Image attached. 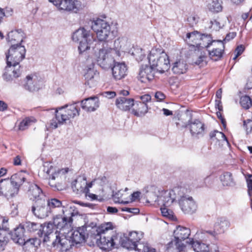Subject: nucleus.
Masks as SVG:
<instances>
[{
	"label": "nucleus",
	"mask_w": 252,
	"mask_h": 252,
	"mask_svg": "<svg viewBox=\"0 0 252 252\" xmlns=\"http://www.w3.org/2000/svg\"><path fill=\"white\" fill-rule=\"evenodd\" d=\"M148 59L150 65L155 68L157 71L162 73L169 68L168 56L162 49H152Z\"/></svg>",
	"instance_id": "39448f33"
},
{
	"label": "nucleus",
	"mask_w": 252,
	"mask_h": 252,
	"mask_svg": "<svg viewBox=\"0 0 252 252\" xmlns=\"http://www.w3.org/2000/svg\"><path fill=\"white\" fill-rule=\"evenodd\" d=\"M220 180L223 186H233L235 185L232 175L230 172L223 173L220 176Z\"/></svg>",
	"instance_id": "72a5a7b5"
},
{
	"label": "nucleus",
	"mask_w": 252,
	"mask_h": 252,
	"mask_svg": "<svg viewBox=\"0 0 252 252\" xmlns=\"http://www.w3.org/2000/svg\"><path fill=\"white\" fill-rule=\"evenodd\" d=\"M99 99L96 96H92L81 101L82 108L87 112H93L99 107Z\"/></svg>",
	"instance_id": "412c9836"
},
{
	"label": "nucleus",
	"mask_w": 252,
	"mask_h": 252,
	"mask_svg": "<svg viewBox=\"0 0 252 252\" xmlns=\"http://www.w3.org/2000/svg\"><path fill=\"white\" fill-rule=\"evenodd\" d=\"M91 28L96 33L98 40L100 41H105L113 33L108 22L99 18L92 21Z\"/></svg>",
	"instance_id": "6e6552de"
},
{
	"label": "nucleus",
	"mask_w": 252,
	"mask_h": 252,
	"mask_svg": "<svg viewBox=\"0 0 252 252\" xmlns=\"http://www.w3.org/2000/svg\"><path fill=\"white\" fill-rule=\"evenodd\" d=\"M18 189L12 186L8 178L0 180V193L7 198L12 197L18 193Z\"/></svg>",
	"instance_id": "a211bd4d"
},
{
	"label": "nucleus",
	"mask_w": 252,
	"mask_h": 252,
	"mask_svg": "<svg viewBox=\"0 0 252 252\" xmlns=\"http://www.w3.org/2000/svg\"><path fill=\"white\" fill-rule=\"evenodd\" d=\"M155 97L158 100L161 101L165 99V95L161 92H157L155 94Z\"/></svg>",
	"instance_id": "338daca9"
},
{
	"label": "nucleus",
	"mask_w": 252,
	"mask_h": 252,
	"mask_svg": "<svg viewBox=\"0 0 252 252\" xmlns=\"http://www.w3.org/2000/svg\"><path fill=\"white\" fill-rule=\"evenodd\" d=\"M80 108L76 103L57 108L55 110V117L50 122V126L56 128L58 125H63L67 120L79 115Z\"/></svg>",
	"instance_id": "f03ea898"
},
{
	"label": "nucleus",
	"mask_w": 252,
	"mask_h": 252,
	"mask_svg": "<svg viewBox=\"0 0 252 252\" xmlns=\"http://www.w3.org/2000/svg\"><path fill=\"white\" fill-rule=\"evenodd\" d=\"M157 70L151 65H142L139 70L138 79L142 83H146L154 79Z\"/></svg>",
	"instance_id": "6ab92c4d"
},
{
	"label": "nucleus",
	"mask_w": 252,
	"mask_h": 252,
	"mask_svg": "<svg viewBox=\"0 0 252 252\" xmlns=\"http://www.w3.org/2000/svg\"><path fill=\"white\" fill-rule=\"evenodd\" d=\"M189 129L191 135L193 136H202L205 131L204 124L198 120L193 122H189Z\"/></svg>",
	"instance_id": "4be33fe9"
},
{
	"label": "nucleus",
	"mask_w": 252,
	"mask_h": 252,
	"mask_svg": "<svg viewBox=\"0 0 252 252\" xmlns=\"http://www.w3.org/2000/svg\"><path fill=\"white\" fill-rule=\"evenodd\" d=\"M133 106L132 113L137 117H142L148 112V105L144 103H140V101H136L135 102H134Z\"/></svg>",
	"instance_id": "c85d7f7f"
},
{
	"label": "nucleus",
	"mask_w": 252,
	"mask_h": 252,
	"mask_svg": "<svg viewBox=\"0 0 252 252\" xmlns=\"http://www.w3.org/2000/svg\"><path fill=\"white\" fill-rule=\"evenodd\" d=\"M54 231H55V234H56V236H59L60 231L56 229L53 223L49 222L41 224V229L38 230L36 234L38 236H42V235H44V236H48L52 234Z\"/></svg>",
	"instance_id": "393cba45"
},
{
	"label": "nucleus",
	"mask_w": 252,
	"mask_h": 252,
	"mask_svg": "<svg viewBox=\"0 0 252 252\" xmlns=\"http://www.w3.org/2000/svg\"><path fill=\"white\" fill-rule=\"evenodd\" d=\"M141 101H140V103H144L145 104H147V102L150 101L151 99V96L150 94H146L139 96Z\"/></svg>",
	"instance_id": "13d9d810"
},
{
	"label": "nucleus",
	"mask_w": 252,
	"mask_h": 252,
	"mask_svg": "<svg viewBox=\"0 0 252 252\" xmlns=\"http://www.w3.org/2000/svg\"><path fill=\"white\" fill-rule=\"evenodd\" d=\"M174 238H175V246L178 252H184L187 245H190L189 239L191 240L192 238L181 237V239H180L179 237Z\"/></svg>",
	"instance_id": "2f4dec72"
},
{
	"label": "nucleus",
	"mask_w": 252,
	"mask_h": 252,
	"mask_svg": "<svg viewBox=\"0 0 252 252\" xmlns=\"http://www.w3.org/2000/svg\"><path fill=\"white\" fill-rule=\"evenodd\" d=\"M27 185L23 186L24 190H27V193L30 199L34 202L37 200L42 199L45 198L41 188L36 184L31 182H27Z\"/></svg>",
	"instance_id": "dca6fc26"
},
{
	"label": "nucleus",
	"mask_w": 252,
	"mask_h": 252,
	"mask_svg": "<svg viewBox=\"0 0 252 252\" xmlns=\"http://www.w3.org/2000/svg\"><path fill=\"white\" fill-rule=\"evenodd\" d=\"M210 137L211 139L216 137V138L218 140H222L225 141L228 144H229L226 136L222 132H220L218 130H214V131L210 132Z\"/></svg>",
	"instance_id": "37998d69"
},
{
	"label": "nucleus",
	"mask_w": 252,
	"mask_h": 252,
	"mask_svg": "<svg viewBox=\"0 0 252 252\" xmlns=\"http://www.w3.org/2000/svg\"><path fill=\"white\" fill-rule=\"evenodd\" d=\"M46 178L49 179V185L52 188V189L54 190H61L62 189V186L59 183V182L57 183L55 181L56 180H53L50 178V176H47L46 175Z\"/></svg>",
	"instance_id": "8fccbe9b"
},
{
	"label": "nucleus",
	"mask_w": 252,
	"mask_h": 252,
	"mask_svg": "<svg viewBox=\"0 0 252 252\" xmlns=\"http://www.w3.org/2000/svg\"><path fill=\"white\" fill-rule=\"evenodd\" d=\"M122 211L124 212H127L129 213H133L134 214H137L139 213V209L137 208H128V207H124L122 208Z\"/></svg>",
	"instance_id": "6e6d98bb"
},
{
	"label": "nucleus",
	"mask_w": 252,
	"mask_h": 252,
	"mask_svg": "<svg viewBox=\"0 0 252 252\" xmlns=\"http://www.w3.org/2000/svg\"><path fill=\"white\" fill-rule=\"evenodd\" d=\"M75 237H56L54 242H53L54 247L57 246H60V249L63 248H71L72 246H75L76 247H79L82 243L76 244L77 242L81 241L80 237L79 241H77L74 239Z\"/></svg>",
	"instance_id": "aec40b11"
},
{
	"label": "nucleus",
	"mask_w": 252,
	"mask_h": 252,
	"mask_svg": "<svg viewBox=\"0 0 252 252\" xmlns=\"http://www.w3.org/2000/svg\"><path fill=\"white\" fill-rule=\"evenodd\" d=\"M206 59L207 57L206 56L201 55L194 62V63L199 65L200 67L204 66L207 64Z\"/></svg>",
	"instance_id": "864d4df0"
},
{
	"label": "nucleus",
	"mask_w": 252,
	"mask_h": 252,
	"mask_svg": "<svg viewBox=\"0 0 252 252\" xmlns=\"http://www.w3.org/2000/svg\"><path fill=\"white\" fill-rule=\"evenodd\" d=\"M172 69L175 74H183L187 70V64L184 62H176L173 64Z\"/></svg>",
	"instance_id": "f704fd0d"
},
{
	"label": "nucleus",
	"mask_w": 252,
	"mask_h": 252,
	"mask_svg": "<svg viewBox=\"0 0 252 252\" xmlns=\"http://www.w3.org/2000/svg\"><path fill=\"white\" fill-rule=\"evenodd\" d=\"M185 41L190 46L200 48H208L213 42L210 34H201L197 31L187 33Z\"/></svg>",
	"instance_id": "423d86ee"
},
{
	"label": "nucleus",
	"mask_w": 252,
	"mask_h": 252,
	"mask_svg": "<svg viewBox=\"0 0 252 252\" xmlns=\"http://www.w3.org/2000/svg\"><path fill=\"white\" fill-rule=\"evenodd\" d=\"M117 107L123 110L127 111L134 105V99L126 97H118L115 102Z\"/></svg>",
	"instance_id": "cd10ccee"
},
{
	"label": "nucleus",
	"mask_w": 252,
	"mask_h": 252,
	"mask_svg": "<svg viewBox=\"0 0 252 252\" xmlns=\"http://www.w3.org/2000/svg\"><path fill=\"white\" fill-rule=\"evenodd\" d=\"M247 183L248 188V195L249 196H251V194H252V175L250 174L248 175L247 179Z\"/></svg>",
	"instance_id": "5fc2aeb1"
},
{
	"label": "nucleus",
	"mask_w": 252,
	"mask_h": 252,
	"mask_svg": "<svg viewBox=\"0 0 252 252\" xmlns=\"http://www.w3.org/2000/svg\"><path fill=\"white\" fill-rule=\"evenodd\" d=\"M174 236H189L190 230L185 227L179 225L173 232Z\"/></svg>",
	"instance_id": "c9c22d12"
},
{
	"label": "nucleus",
	"mask_w": 252,
	"mask_h": 252,
	"mask_svg": "<svg viewBox=\"0 0 252 252\" xmlns=\"http://www.w3.org/2000/svg\"><path fill=\"white\" fill-rule=\"evenodd\" d=\"M102 95L108 98H112L116 96V93L114 91H106L103 92Z\"/></svg>",
	"instance_id": "052dcab7"
},
{
	"label": "nucleus",
	"mask_w": 252,
	"mask_h": 252,
	"mask_svg": "<svg viewBox=\"0 0 252 252\" xmlns=\"http://www.w3.org/2000/svg\"><path fill=\"white\" fill-rule=\"evenodd\" d=\"M217 116L218 118L220 120L221 124L223 126L225 127L226 125V123L225 119L222 117V114L220 111L217 112L216 113Z\"/></svg>",
	"instance_id": "774afa93"
},
{
	"label": "nucleus",
	"mask_w": 252,
	"mask_h": 252,
	"mask_svg": "<svg viewBox=\"0 0 252 252\" xmlns=\"http://www.w3.org/2000/svg\"><path fill=\"white\" fill-rule=\"evenodd\" d=\"M94 66V63L92 61L90 67L87 69V72L84 75L85 79V84L89 86V87H93L96 84V78H97L98 73L92 67Z\"/></svg>",
	"instance_id": "5701e85b"
},
{
	"label": "nucleus",
	"mask_w": 252,
	"mask_h": 252,
	"mask_svg": "<svg viewBox=\"0 0 252 252\" xmlns=\"http://www.w3.org/2000/svg\"><path fill=\"white\" fill-rule=\"evenodd\" d=\"M59 10L77 13L81 8V2L78 0H49Z\"/></svg>",
	"instance_id": "f8f14e48"
},
{
	"label": "nucleus",
	"mask_w": 252,
	"mask_h": 252,
	"mask_svg": "<svg viewBox=\"0 0 252 252\" xmlns=\"http://www.w3.org/2000/svg\"><path fill=\"white\" fill-rule=\"evenodd\" d=\"M190 245L195 252H210L209 245L203 243L199 240L194 241L192 238L189 239Z\"/></svg>",
	"instance_id": "c756f323"
},
{
	"label": "nucleus",
	"mask_w": 252,
	"mask_h": 252,
	"mask_svg": "<svg viewBox=\"0 0 252 252\" xmlns=\"http://www.w3.org/2000/svg\"><path fill=\"white\" fill-rule=\"evenodd\" d=\"M230 223L228 219L224 217L218 218L214 224V230H205L203 229H199L196 232L195 235L197 236L200 235L215 236L224 233L230 226Z\"/></svg>",
	"instance_id": "9d476101"
},
{
	"label": "nucleus",
	"mask_w": 252,
	"mask_h": 252,
	"mask_svg": "<svg viewBox=\"0 0 252 252\" xmlns=\"http://www.w3.org/2000/svg\"><path fill=\"white\" fill-rule=\"evenodd\" d=\"M244 50V48L242 45L238 46L235 50L236 54L235 56L233 58V59L235 60L239 56H240L243 53Z\"/></svg>",
	"instance_id": "680f3d73"
},
{
	"label": "nucleus",
	"mask_w": 252,
	"mask_h": 252,
	"mask_svg": "<svg viewBox=\"0 0 252 252\" xmlns=\"http://www.w3.org/2000/svg\"><path fill=\"white\" fill-rule=\"evenodd\" d=\"M13 241L20 245L25 246L26 239L25 237H11Z\"/></svg>",
	"instance_id": "4d7b16f0"
},
{
	"label": "nucleus",
	"mask_w": 252,
	"mask_h": 252,
	"mask_svg": "<svg viewBox=\"0 0 252 252\" xmlns=\"http://www.w3.org/2000/svg\"><path fill=\"white\" fill-rule=\"evenodd\" d=\"M96 237H80L81 241L77 242L76 244L80 243H84L90 240L91 242L88 243L90 246H94V242H96L97 245L100 249L103 251H109L114 247L115 243L113 237H99L96 239Z\"/></svg>",
	"instance_id": "9b49d317"
},
{
	"label": "nucleus",
	"mask_w": 252,
	"mask_h": 252,
	"mask_svg": "<svg viewBox=\"0 0 252 252\" xmlns=\"http://www.w3.org/2000/svg\"><path fill=\"white\" fill-rule=\"evenodd\" d=\"M33 118H26L19 124V128L20 130H24L28 128L32 122H34Z\"/></svg>",
	"instance_id": "a18cd8bd"
},
{
	"label": "nucleus",
	"mask_w": 252,
	"mask_h": 252,
	"mask_svg": "<svg viewBox=\"0 0 252 252\" xmlns=\"http://www.w3.org/2000/svg\"><path fill=\"white\" fill-rule=\"evenodd\" d=\"M208 8L212 12H220L222 10L221 2H220L219 0H212L211 3L209 4Z\"/></svg>",
	"instance_id": "4c0bfd02"
},
{
	"label": "nucleus",
	"mask_w": 252,
	"mask_h": 252,
	"mask_svg": "<svg viewBox=\"0 0 252 252\" xmlns=\"http://www.w3.org/2000/svg\"><path fill=\"white\" fill-rule=\"evenodd\" d=\"M167 207H163L160 208L161 213L162 215L171 220H174L176 219V217L174 216V213L172 210L169 209Z\"/></svg>",
	"instance_id": "79ce46f5"
},
{
	"label": "nucleus",
	"mask_w": 252,
	"mask_h": 252,
	"mask_svg": "<svg viewBox=\"0 0 252 252\" xmlns=\"http://www.w3.org/2000/svg\"><path fill=\"white\" fill-rule=\"evenodd\" d=\"M211 23L212 27L216 31L219 30L222 27L220 23L216 20H214L213 21H211Z\"/></svg>",
	"instance_id": "e2e57ef3"
},
{
	"label": "nucleus",
	"mask_w": 252,
	"mask_h": 252,
	"mask_svg": "<svg viewBox=\"0 0 252 252\" xmlns=\"http://www.w3.org/2000/svg\"><path fill=\"white\" fill-rule=\"evenodd\" d=\"M26 52L25 46L20 43L11 45L8 52L5 53L6 62L19 65L20 62L25 57Z\"/></svg>",
	"instance_id": "1a4fd4ad"
},
{
	"label": "nucleus",
	"mask_w": 252,
	"mask_h": 252,
	"mask_svg": "<svg viewBox=\"0 0 252 252\" xmlns=\"http://www.w3.org/2000/svg\"><path fill=\"white\" fill-rule=\"evenodd\" d=\"M25 231L24 225L20 224L18 226L14 229L13 232L10 234L11 235H14V236H23Z\"/></svg>",
	"instance_id": "09e8293b"
},
{
	"label": "nucleus",
	"mask_w": 252,
	"mask_h": 252,
	"mask_svg": "<svg viewBox=\"0 0 252 252\" xmlns=\"http://www.w3.org/2000/svg\"><path fill=\"white\" fill-rule=\"evenodd\" d=\"M186 190L184 187H176L170 190L163 191L160 196H158L155 202L159 205L169 207L179 197L183 195V191Z\"/></svg>",
	"instance_id": "0eeeda50"
},
{
	"label": "nucleus",
	"mask_w": 252,
	"mask_h": 252,
	"mask_svg": "<svg viewBox=\"0 0 252 252\" xmlns=\"http://www.w3.org/2000/svg\"><path fill=\"white\" fill-rule=\"evenodd\" d=\"M217 42L222 46V48H214L212 51L209 52L210 58L215 61H218L222 57L224 48V46L222 41L218 40Z\"/></svg>",
	"instance_id": "473e14b6"
},
{
	"label": "nucleus",
	"mask_w": 252,
	"mask_h": 252,
	"mask_svg": "<svg viewBox=\"0 0 252 252\" xmlns=\"http://www.w3.org/2000/svg\"><path fill=\"white\" fill-rule=\"evenodd\" d=\"M86 177L79 176L71 183V188L73 192L77 194L85 193Z\"/></svg>",
	"instance_id": "bb28decb"
},
{
	"label": "nucleus",
	"mask_w": 252,
	"mask_h": 252,
	"mask_svg": "<svg viewBox=\"0 0 252 252\" xmlns=\"http://www.w3.org/2000/svg\"><path fill=\"white\" fill-rule=\"evenodd\" d=\"M236 35L235 32H232L227 33L224 39V41L227 42L230 41L231 39H233Z\"/></svg>",
	"instance_id": "69168bd1"
},
{
	"label": "nucleus",
	"mask_w": 252,
	"mask_h": 252,
	"mask_svg": "<svg viewBox=\"0 0 252 252\" xmlns=\"http://www.w3.org/2000/svg\"><path fill=\"white\" fill-rule=\"evenodd\" d=\"M41 241L37 237H33L32 238L27 239L26 240L25 246L28 247L29 246H34L38 247L40 246Z\"/></svg>",
	"instance_id": "de8ad7c7"
},
{
	"label": "nucleus",
	"mask_w": 252,
	"mask_h": 252,
	"mask_svg": "<svg viewBox=\"0 0 252 252\" xmlns=\"http://www.w3.org/2000/svg\"><path fill=\"white\" fill-rule=\"evenodd\" d=\"M31 211L35 216L40 219L45 218L51 214L45 198L35 201L32 207Z\"/></svg>",
	"instance_id": "2eb2a0df"
},
{
	"label": "nucleus",
	"mask_w": 252,
	"mask_h": 252,
	"mask_svg": "<svg viewBox=\"0 0 252 252\" xmlns=\"http://www.w3.org/2000/svg\"><path fill=\"white\" fill-rule=\"evenodd\" d=\"M62 213L63 215H56L54 216L53 224L57 229H70L73 222V217L79 214L77 209L74 205H67L63 207Z\"/></svg>",
	"instance_id": "20e7f679"
},
{
	"label": "nucleus",
	"mask_w": 252,
	"mask_h": 252,
	"mask_svg": "<svg viewBox=\"0 0 252 252\" xmlns=\"http://www.w3.org/2000/svg\"><path fill=\"white\" fill-rule=\"evenodd\" d=\"M24 88L29 91H33L35 90L34 86L33 85L32 77L28 75L26 77V82L23 84Z\"/></svg>",
	"instance_id": "49530a36"
},
{
	"label": "nucleus",
	"mask_w": 252,
	"mask_h": 252,
	"mask_svg": "<svg viewBox=\"0 0 252 252\" xmlns=\"http://www.w3.org/2000/svg\"><path fill=\"white\" fill-rule=\"evenodd\" d=\"M132 54L138 62L142 61L145 57L144 52L140 48L134 49Z\"/></svg>",
	"instance_id": "c03bdc74"
},
{
	"label": "nucleus",
	"mask_w": 252,
	"mask_h": 252,
	"mask_svg": "<svg viewBox=\"0 0 252 252\" xmlns=\"http://www.w3.org/2000/svg\"><path fill=\"white\" fill-rule=\"evenodd\" d=\"M25 38V36L23 32L21 29H19L9 32L7 34L6 40L7 42L10 43L11 45L16 44V42L21 44Z\"/></svg>",
	"instance_id": "b1692460"
},
{
	"label": "nucleus",
	"mask_w": 252,
	"mask_h": 252,
	"mask_svg": "<svg viewBox=\"0 0 252 252\" xmlns=\"http://www.w3.org/2000/svg\"><path fill=\"white\" fill-rule=\"evenodd\" d=\"M47 203L49 209L50 210V213L52 212V209L61 207H62L63 208L64 206L63 205L61 201L55 198L48 199L47 201Z\"/></svg>",
	"instance_id": "ea45409f"
},
{
	"label": "nucleus",
	"mask_w": 252,
	"mask_h": 252,
	"mask_svg": "<svg viewBox=\"0 0 252 252\" xmlns=\"http://www.w3.org/2000/svg\"><path fill=\"white\" fill-rule=\"evenodd\" d=\"M240 103L243 108L249 109L252 106V100L248 95L242 96L240 98Z\"/></svg>",
	"instance_id": "a19ab883"
},
{
	"label": "nucleus",
	"mask_w": 252,
	"mask_h": 252,
	"mask_svg": "<svg viewBox=\"0 0 252 252\" xmlns=\"http://www.w3.org/2000/svg\"><path fill=\"white\" fill-rule=\"evenodd\" d=\"M141 239L139 240L134 241L130 239V237H121L120 243L121 246L128 250H135L136 251L138 247V242H141Z\"/></svg>",
	"instance_id": "7c9ffc66"
},
{
	"label": "nucleus",
	"mask_w": 252,
	"mask_h": 252,
	"mask_svg": "<svg viewBox=\"0 0 252 252\" xmlns=\"http://www.w3.org/2000/svg\"><path fill=\"white\" fill-rule=\"evenodd\" d=\"M72 40L75 42H79L78 47L79 55L89 59L90 56L88 54L90 50V45L94 41L93 37L90 31H88L84 28H80L76 30L72 35Z\"/></svg>",
	"instance_id": "7ed1b4c3"
},
{
	"label": "nucleus",
	"mask_w": 252,
	"mask_h": 252,
	"mask_svg": "<svg viewBox=\"0 0 252 252\" xmlns=\"http://www.w3.org/2000/svg\"><path fill=\"white\" fill-rule=\"evenodd\" d=\"M117 54L120 56L119 52H117L112 48H102L95 53V60L102 68L109 67L112 63L114 65L112 67V72L113 78L115 80H121L125 78L127 72V67L124 63L116 62L112 55Z\"/></svg>",
	"instance_id": "f257e3e1"
},
{
	"label": "nucleus",
	"mask_w": 252,
	"mask_h": 252,
	"mask_svg": "<svg viewBox=\"0 0 252 252\" xmlns=\"http://www.w3.org/2000/svg\"><path fill=\"white\" fill-rule=\"evenodd\" d=\"M113 223L111 222H108L103 224H101L98 226L96 229L97 234L100 235L102 234L105 233L106 232L113 230L114 229Z\"/></svg>",
	"instance_id": "e433bc0d"
},
{
	"label": "nucleus",
	"mask_w": 252,
	"mask_h": 252,
	"mask_svg": "<svg viewBox=\"0 0 252 252\" xmlns=\"http://www.w3.org/2000/svg\"><path fill=\"white\" fill-rule=\"evenodd\" d=\"M27 227L28 230L31 232H34L38 230L41 229V224L34 222H28L27 223Z\"/></svg>",
	"instance_id": "3c124183"
},
{
	"label": "nucleus",
	"mask_w": 252,
	"mask_h": 252,
	"mask_svg": "<svg viewBox=\"0 0 252 252\" xmlns=\"http://www.w3.org/2000/svg\"><path fill=\"white\" fill-rule=\"evenodd\" d=\"M7 65L5 67L2 74L3 79L6 81H11L13 78L20 77L22 74V70L20 65L9 63L6 62Z\"/></svg>",
	"instance_id": "f3484780"
},
{
	"label": "nucleus",
	"mask_w": 252,
	"mask_h": 252,
	"mask_svg": "<svg viewBox=\"0 0 252 252\" xmlns=\"http://www.w3.org/2000/svg\"><path fill=\"white\" fill-rule=\"evenodd\" d=\"M189 190L186 188V190L183 191V195L179 197L178 203L183 212L185 214H192L197 208V205L191 196L187 195Z\"/></svg>",
	"instance_id": "ddd939ff"
},
{
	"label": "nucleus",
	"mask_w": 252,
	"mask_h": 252,
	"mask_svg": "<svg viewBox=\"0 0 252 252\" xmlns=\"http://www.w3.org/2000/svg\"><path fill=\"white\" fill-rule=\"evenodd\" d=\"M84 229L85 228L79 227L77 228V230L76 231V234H75V232H74L71 236H78V234H79V236H85L84 233Z\"/></svg>",
	"instance_id": "bf43d9fd"
},
{
	"label": "nucleus",
	"mask_w": 252,
	"mask_h": 252,
	"mask_svg": "<svg viewBox=\"0 0 252 252\" xmlns=\"http://www.w3.org/2000/svg\"><path fill=\"white\" fill-rule=\"evenodd\" d=\"M43 172L47 176H50V178L53 180H57L58 182L63 178H65V174L68 171V168H57L51 164L49 162H44L43 164Z\"/></svg>",
	"instance_id": "4468645a"
},
{
	"label": "nucleus",
	"mask_w": 252,
	"mask_h": 252,
	"mask_svg": "<svg viewBox=\"0 0 252 252\" xmlns=\"http://www.w3.org/2000/svg\"><path fill=\"white\" fill-rule=\"evenodd\" d=\"M10 181L12 186L16 187L18 191L21 186L27 185L26 182H29L23 171L12 175L10 178Z\"/></svg>",
	"instance_id": "a878e982"
},
{
	"label": "nucleus",
	"mask_w": 252,
	"mask_h": 252,
	"mask_svg": "<svg viewBox=\"0 0 252 252\" xmlns=\"http://www.w3.org/2000/svg\"><path fill=\"white\" fill-rule=\"evenodd\" d=\"M5 237H0V252L4 250L5 246L7 244V241L5 239Z\"/></svg>",
	"instance_id": "0e129e2a"
},
{
	"label": "nucleus",
	"mask_w": 252,
	"mask_h": 252,
	"mask_svg": "<svg viewBox=\"0 0 252 252\" xmlns=\"http://www.w3.org/2000/svg\"><path fill=\"white\" fill-rule=\"evenodd\" d=\"M243 127L245 128L247 134H249L252 131V120L247 119L243 121Z\"/></svg>",
	"instance_id": "603ef678"
},
{
	"label": "nucleus",
	"mask_w": 252,
	"mask_h": 252,
	"mask_svg": "<svg viewBox=\"0 0 252 252\" xmlns=\"http://www.w3.org/2000/svg\"><path fill=\"white\" fill-rule=\"evenodd\" d=\"M136 251L139 252H156L155 249L151 247L147 243L143 241L138 242V247Z\"/></svg>",
	"instance_id": "58836bf2"
}]
</instances>
